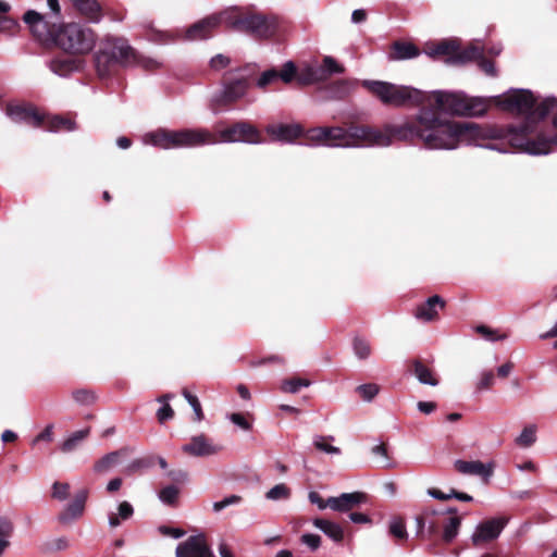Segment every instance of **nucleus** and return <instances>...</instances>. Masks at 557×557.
I'll list each match as a JSON object with an SVG mask.
<instances>
[{
    "label": "nucleus",
    "instance_id": "nucleus-1",
    "mask_svg": "<svg viewBox=\"0 0 557 557\" xmlns=\"http://www.w3.org/2000/svg\"><path fill=\"white\" fill-rule=\"evenodd\" d=\"M385 143L381 148L389 147L395 140L419 141L429 150H455L462 145L476 146L500 153L509 152L504 144H488L487 140L506 141L511 148L528 154H541L548 151L545 140L532 141V129L525 125H480L473 122L450 121L434 109L422 107L410 120L403 123H385L380 127Z\"/></svg>",
    "mask_w": 557,
    "mask_h": 557
},
{
    "label": "nucleus",
    "instance_id": "nucleus-2",
    "mask_svg": "<svg viewBox=\"0 0 557 557\" xmlns=\"http://www.w3.org/2000/svg\"><path fill=\"white\" fill-rule=\"evenodd\" d=\"M496 104L505 111L524 115V121L516 125H528L532 129V141L545 140L548 151L540 156L552 153L557 148V98H539L529 89H511L503 97H496Z\"/></svg>",
    "mask_w": 557,
    "mask_h": 557
},
{
    "label": "nucleus",
    "instance_id": "nucleus-3",
    "mask_svg": "<svg viewBox=\"0 0 557 557\" xmlns=\"http://www.w3.org/2000/svg\"><path fill=\"white\" fill-rule=\"evenodd\" d=\"M310 146L341 148H381L385 143L380 127L367 124H352L347 128L341 126H319L305 134Z\"/></svg>",
    "mask_w": 557,
    "mask_h": 557
},
{
    "label": "nucleus",
    "instance_id": "nucleus-4",
    "mask_svg": "<svg viewBox=\"0 0 557 557\" xmlns=\"http://www.w3.org/2000/svg\"><path fill=\"white\" fill-rule=\"evenodd\" d=\"M226 21L237 32L246 33L256 39L280 40L287 30L285 21L276 15L231 12Z\"/></svg>",
    "mask_w": 557,
    "mask_h": 557
},
{
    "label": "nucleus",
    "instance_id": "nucleus-5",
    "mask_svg": "<svg viewBox=\"0 0 557 557\" xmlns=\"http://www.w3.org/2000/svg\"><path fill=\"white\" fill-rule=\"evenodd\" d=\"M145 145H151L164 150L177 148H195L218 143L214 135L205 128H184L171 131L159 128L144 135Z\"/></svg>",
    "mask_w": 557,
    "mask_h": 557
},
{
    "label": "nucleus",
    "instance_id": "nucleus-6",
    "mask_svg": "<svg viewBox=\"0 0 557 557\" xmlns=\"http://www.w3.org/2000/svg\"><path fill=\"white\" fill-rule=\"evenodd\" d=\"M362 85L386 106H420L426 101L425 92L383 81H363Z\"/></svg>",
    "mask_w": 557,
    "mask_h": 557
},
{
    "label": "nucleus",
    "instance_id": "nucleus-7",
    "mask_svg": "<svg viewBox=\"0 0 557 557\" xmlns=\"http://www.w3.org/2000/svg\"><path fill=\"white\" fill-rule=\"evenodd\" d=\"M95 42V33L89 27L71 23L61 25L53 46L73 53H86L94 48Z\"/></svg>",
    "mask_w": 557,
    "mask_h": 557
},
{
    "label": "nucleus",
    "instance_id": "nucleus-8",
    "mask_svg": "<svg viewBox=\"0 0 557 557\" xmlns=\"http://www.w3.org/2000/svg\"><path fill=\"white\" fill-rule=\"evenodd\" d=\"M23 21L36 40L45 46H53L62 23L35 10L26 11Z\"/></svg>",
    "mask_w": 557,
    "mask_h": 557
},
{
    "label": "nucleus",
    "instance_id": "nucleus-9",
    "mask_svg": "<svg viewBox=\"0 0 557 557\" xmlns=\"http://www.w3.org/2000/svg\"><path fill=\"white\" fill-rule=\"evenodd\" d=\"M103 48L110 54L111 59L121 65L141 63L144 67L149 70L159 65V63L152 59L140 60L136 51L122 38L108 39Z\"/></svg>",
    "mask_w": 557,
    "mask_h": 557
},
{
    "label": "nucleus",
    "instance_id": "nucleus-10",
    "mask_svg": "<svg viewBox=\"0 0 557 557\" xmlns=\"http://www.w3.org/2000/svg\"><path fill=\"white\" fill-rule=\"evenodd\" d=\"M426 101L423 104L434 102V107H430L435 111L445 112L451 115H461L463 109V92L435 90L426 94Z\"/></svg>",
    "mask_w": 557,
    "mask_h": 557
},
{
    "label": "nucleus",
    "instance_id": "nucleus-11",
    "mask_svg": "<svg viewBox=\"0 0 557 557\" xmlns=\"http://www.w3.org/2000/svg\"><path fill=\"white\" fill-rule=\"evenodd\" d=\"M248 87L249 81L246 76L226 79L223 87L213 95L212 106L219 109L236 102L246 95Z\"/></svg>",
    "mask_w": 557,
    "mask_h": 557
},
{
    "label": "nucleus",
    "instance_id": "nucleus-12",
    "mask_svg": "<svg viewBox=\"0 0 557 557\" xmlns=\"http://www.w3.org/2000/svg\"><path fill=\"white\" fill-rule=\"evenodd\" d=\"M223 143L261 144L259 131L250 123L240 121L220 131Z\"/></svg>",
    "mask_w": 557,
    "mask_h": 557
},
{
    "label": "nucleus",
    "instance_id": "nucleus-13",
    "mask_svg": "<svg viewBox=\"0 0 557 557\" xmlns=\"http://www.w3.org/2000/svg\"><path fill=\"white\" fill-rule=\"evenodd\" d=\"M507 520L505 518H492L479 523L471 536L474 545L494 541L499 536L505 528Z\"/></svg>",
    "mask_w": 557,
    "mask_h": 557
},
{
    "label": "nucleus",
    "instance_id": "nucleus-14",
    "mask_svg": "<svg viewBox=\"0 0 557 557\" xmlns=\"http://www.w3.org/2000/svg\"><path fill=\"white\" fill-rule=\"evenodd\" d=\"M176 557H212L213 553L207 545L202 534L191 535L180 543L175 550Z\"/></svg>",
    "mask_w": 557,
    "mask_h": 557
},
{
    "label": "nucleus",
    "instance_id": "nucleus-15",
    "mask_svg": "<svg viewBox=\"0 0 557 557\" xmlns=\"http://www.w3.org/2000/svg\"><path fill=\"white\" fill-rule=\"evenodd\" d=\"M47 67L55 75L67 78L84 69V62L79 58L58 55L46 62Z\"/></svg>",
    "mask_w": 557,
    "mask_h": 557
},
{
    "label": "nucleus",
    "instance_id": "nucleus-16",
    "mask_svg": "<svg viewBox=\"0 0 557 557\" xmlns=\"http://www.w3.org/2000/svg\"><path fill=\"white\" fill-rule=\"evenodd\" d=\"M267 134L276 141L283 144H293L296 139L305 135L302 126L298 123H273L265 127Z\"/></svg>",
    "mask_w": 557,
    "mask_h": 557
},
{
    "label": "nucleus",
    "instance_id": "nucleus-17",
    "mask_svg": "<svg viewBox=\"0 0 557 557\" xmlns=\"http://www.w3.org/2000/svg\"><path fill=\"white\" fill-rule=\"evenodd\" d=\"M5 114L14 123H24L34 127H39L44 123L42 116L30 106L8 104Z\"/></svg>",
    "mask_w": 557,
    "mask_h": 557
},
{
    "label": "nucleus",
    "instance_id": "nucleus-18",
    "mask_svg": "<svg viewBox=\"0 0 557 557\" xmlns=\"http://www.w3.org/2000/svg\"><path fill=\"white\" fill-rule=\"evenodd\" d=\"M440 531L442 530V540L445 543L453 542L458 535L461 525V517L457 515L456 508L442 510L440 513Z\"/></svg>",
    "mask_w": 557,
    "mask_h": 557
},
{
    "label": "nucleus",
    "instance_id": "nucleus-19",
    "mask_svg": "<svg viewBox=\"0 0 557 557\" xmlns=\"http://www.w3.org/2000/svg\"><path fill=\"white\" fill-rule=\"evenodd\" d=\"M445 305L446 302L441 296L433 295L416 307L413 317L424 323L433 322L437 320L438 310H443Z\"/></svg>",
    "mask_w": 557,
    "mask_h": 557
},
{
    "label": "nucleus",
    "instance_id": "nucleus-20",
    "mask_svg": "<svg viewBox=\"0 0 557 557\" xmlns=\"http://www.w3.org/2000/svg\"><path fill=\"white\" fill-rule=\"evenodd\" d=\"M87 497V490H81L77 492L73 500L69 503L64 510L59 515V521L63 524H67L78 519L84 513Z\"/></svg>",
    "mask_w": 557,
    "mask_h": 557
},
{
    "label": "nucleus",
    "instance_id": "nucleus-21",
    "mask_svg": "<svg viewBox=\"0 0 557 557\" xmlns=\"http://www.w3.org/2000/svg\"><path fill=\"white\" fill-rule=\"evenodd\" d=\"M367 500L362 492L343 493L337 497H329L330 508L334 511L346 512Z\"/></svg>",
    "mask_w": 557,
    "mask_h": 557
},
{
    "label": "nucleus",
    "instance_id": "nucleus-22",
    "mask_svg": "<svg viewBox=\"0 0 557 557\" xmlns=\"http://www.w3.org/2000/svg\"><path fill=\"white\" fill-rule=\"evenodd\" d=\"M440 513L436 510H425L417 517L418 534L422 537L432 536L440 533Z\"/></svg>",
    "mask_w": 557,
    "mask_h": 557
},
{
    "label": "nucleus",
    "instance_id": "nucleus-23",
    "mask_svg": "<svg viewBox=\"0 0 557 557\" xmlns=\"http://www.w3.org/2000/svg\"><path fill=\"white\" fill-rule=\"evenodd\" d=\"M455 468L461 474L467 475H478L485 480H488L493 474L492 465H484L483 462L476 461H466L458 459L455 461Z\"/></svg>",
    "mask_w": 557,
    "mask_h": 557
},
{
    "label": "nucleus",
    "instance_id": "nucleus-24",
    "mask_svg": "<svg viewBox=\"0 0 557 557\" xmlns=\"http://www.w3.org/2000/svg\"><path fill=\"white\" fill-rule=\"evenodd\" d=\"M219 24V18L215 16L203 18L191 26H189L184 38L187 40H200L210 36V32Z\"/></svg>",
    "mask_w": 557,
    "mask_h": 557
},
{
    "label": "nucleus",
    "instance_id": "nucleus-25",
    "mask_svg": "<svg viewBox=\"0 0 557 557\" xmlns=\"http://www.w3.org/2000/svg\"><path fill=\"white\" fill-rule=\"evenodd\" d=\"M325 81V72L318 63H306L297 74V82L300 85L308 86Z\"/></svg>",
    "mask_w": 557,
    "mask_h": 557
},
{
    "label": "nucleus",
    "instance_id": "nucleus-26",
    "mask_svg": "<svg viewBox=\"0 0 557 557\" xmlns=\"http://www.w3.org/2000/svg\"><path fill=\"white\" fill-rule=\"evenodd\" d=\"M183 450L193 456H210L216 453V448L203 435L194 436L190 443L183 446Z\"/></svg>",
    "mask_w": 557,
    "mask_h": 557
},
{
    "label": "nucleus",
    "instance_id": "nucleus-27",
    "mask_svg": "<svg viewBox=\"0 0 557 557\" xmlns=\"http://www.w3.org/2000/svg\"><path fill=\"white\" fill-rule=\"evenodd\" d=\"M487 110V103L484 98L469 97L465 94L463 109L460 116H482Z\"/></svg>",
    "mask_w": 557,
    "mask_h": 557
},
{
    "label": "nucleus",
    "instance_id": "nucleus-28",
    "mask_svg": "<svg viewBox=\"0 0 557 557\" xmlns=\"http://www.w3.org/2000/svg\"><path fill=\"white\" fill-rule=\"evenodd\" d=\"M457 45L455 41H441L429 47L425 53L431 58L446 57V62L453 64V57L456 55Z\"/></svg>",
    "mask_w": 557,
    "mask_h": 557
},
{
    "label": "nucleus",
    "instance_id": "nucleus-29",
    "mask_svg": "<svg viewBox=\"0 0 557 557\" xmlns=\"http://www.w3.org/2000/svg\"><path fill=\"white\" fill-rule=\"evenodd\" d=\"M313 525L321 530L326 536L332 539L334 542H341L344 537V531L342 527L336 522L317 518L313 520Z\"/></svg>",
    "mask_w": 557,
    "mask_h": 557
},
{
    "label": "nucleus",
    "instance_id": "nucleus-30",
    "mask_svg": "<svg viewBox=\"0 0 557 557\" xmlns=\"http://www.w3.org/2000/svg\"><path fill=\"white\" fill-rule=\"evenodd\" d=\"M484 54V48L478 45H472L463 50L457 49L456 55L453 57V64H462L474 60L480 61Z\"/></svg>",
    "mask_w": 557,
    "mask_h": 557
},
{
    "label": "nucleus",
    "instance_id": "nucleus-31",
    "mask_svg": "<svg viewBox=\"0 0 557 557\" xmlns=\"http://www.w3.org/2000/svg\"><path fill=\"white\" fill-rule=\"evenodd\" d=\"M41 126L48 132H72L76 128L74 121L58 115L48 119L47 122L44 121Z\"/></svg>",
    "mask_w": 557,
    "mask_h": 557
},
{
    "label": "nucleus",
    "instance_id": "nucleus-32",
    "mask_svg": "<svg viewBox=\"0 0 557 557\" xmlns=\"http://www.w3.org/2000/svg\"><path fill=\"white\" fill-rule=\"evenodd\" d=\"M114 64L117 63L111 59L110 54L103 47L96 53L95 65L100 77L104 78L109 76Z\"/></svg>",
    "mask_w": 557,
    "mask_h": 557
},
{
    "label": "nucleus",
    "instance_id": "nucleus-33",
    "mask_svg": "<svg viewBox=\"0 0 557 557\" xmlns=\"http://www.w3.org/2000/svg\"><path fill=\"white\" fill-rule=\"evenodd\" d=\"M75 8L94 22L99 21L100 5L96 0H71Z\"/></svg>",
    "mask_w": 557,
    "mask_h": 557
},
{
    "label": "nucleus",
    "instance_id": "nucleus-34",
    "mask_svg": "<svg viewBox=\"0 0 557 557\" xmlns=\"http://www.w3.org/2000/svg\"><path fill=\"white\" fill-rule=\"evenodd\" d=\"M419 55L418 48L410 42H395L393 46L392 59L408 60Z\"/></svg>",
    "mask_w": 557,
    "mask_h": 557
},
{
    "label": "nucleus",
    "instance_id": "nucleus-35",
    "mask_svg": "<svg viewBox=\"0 0 557 557\" xmlns=\"http://www.w3.org/2000/svg\"><path fill=\"white\" fill-rule=\"evenodd\" d=\"M14 531L13 522L4 517L0 516V557L4 554L5 549L10 545V537Z\"/></svg>",
    "mask_w": 557,
    "mask_h": 557
},
{
    "label": "nucleus",
    "instance_id": "nucleus-36",
    "mask_svg": "<svg viewBox=\"0 0 557 557\" xmlns=\"http://www.w3.org/2000/svg\"><path fill=\"white\" fill-rule=\"evenodd\" d=\"M413 372L421 384L430 386L438 384V380L434 376L433 372L420 361L413 363Z\"/></svg>",
    "mask_w": 557,
    "mask_h": 557
},
{
    "label": "nucleus",
    "instance_id": "nucleus-37",
    "mask_svg": "<svg viewBox=\"0 0 557 557\" xmlns=\"http://www.w3.org/2000/svg\"><path fill=\"white\" fill-rule=\"evenodd\" d=\"M536 432L537 428L535 424L527 425L525 428H523L521 433L516 437V445L522 448L531 447L537 440Z\"/></svg>",
    "mask_w": 557,
    "mask_h": 557
},
{
    "label": "nucleus",
    "instance_id": "nucleus-38",
    "mask_svg": "<svg viewBox=\"0 0 557 557\" xmlns=\"http://www.w3.org/2000/svg\"><path fill=\"white\" fill-rule=\"evenodd\" d=\"M10 10V4L3 0H0V33L10 34L13 33L18 23L9 16L2 15Z\"/></svg>",
    "mask_w": 557,
    "mask_h": 557
},
{
    "label": "nucleus",
    "instance_id": "nucleus-39",
    "mask_svg": "<svg viewBox=\"0 0 557 557\" xmlns=\"http://www.w3.org/2000/svg\"><path fill=\"white\" fill-rule=\"evenodd\" d=\"M133 513H134L133 506L128 502H122L119 505L117 515H115V513L109 515V519H108L109 525L111 528H116L121 523L120 519L127 520L133 516Z\"/></svg>",
    "mask_w": 557,
    "mask_h": 557
},
{
    "label": "nucleus",
    "instance_id": "nucleus-40",
    "mask_svg": "<svg viewBox=\"0 0 557 557\" xmlns=\"http://www.w3.org/2000/svg\"><path fill=\"white\" fill-rule=\"evenodd\" d=\"M177 37H178V35H174L169 32H162V30L156 29L151 26H149V28L147 29V33H146V38L149 41H152L154 44H161V45L174 42Z\"/></svg>",
    "mask_w": 557,
    "mask_h": 557
},
{
    "label": "nucleus",
    "instance_id": "nucleus-41",
    "mask_svg": "<svg viewBox=\"0 0 557 557\" xmlns=\"http://www.w3.org/2000/svg\"><path fill=\"white\" fill-rule=\"evenodd\" d=\"M89 434V429L75 431L72 433L61 445V449L64 453L73 451L82 441H84Z\"/></svg>",
    "mask_w": 557,
    "mask_h": 557
},
{
    "label": "nucleus",
    "instance_id": "nucleus-42",
    "mask_svg": "<svg viewBox=\"0 0 557 557\" xmlns=\"http://www.w3.org/2000/svg\"><path fill=\"white\" fill-rule=\"evenodd\" d=\"M327 440L334 441V436H332V435H330V436L314 435L312 443H313V446L318 450H321L329 455H339L341 449L336 446H333V445L326 443Z\"/></svg>",
    "mask_w": 557,
    "mask_h": 557
},
{
    "label": "nucleus",
    "instance_id": "nucleus-43",
    "mask_svg": "<svg viewBox=\"0 0 557 557\" xmlns=\"http://www.w3.org/2000/svg\"><path fill=\"white\" fill-rule=\"evenodd\" d=\"M352 349H354L355 356L360 360H364V359L369 358L371 355L370 343L367 339L359 337V336H356L354 338Z\"/></svg>",
    "mask_w": 557,
    "mask_h": 557
},
{
    "label": "nucleus",
    "instance_id": "nucleus-44",
    "mask_svg": "<svg viewBox=\"0 0 557 557\" xmlns=\"http://www.w3.org/2000/svg\"><path fill=\"white\" fill-rule=\"evenodd\" d=\"M311 382L307 379L292 377L284 380L282 383V391L285 393L296 394L301 387H308Z\"/></svg>",
    "mask_w": 557,
    "mask_h": 557
},
{
    "label": "nucleus",
    "instance_id": "nucleus-45",
    "mask_svg": "<svg viewBox=\"0 0 557 557\" xmlns=\"http://www.w3.org/2000/svg\"><path fill=\"white\" fill-rule=\"evenodd\" d=\"M119 457L117 451H112L104 455L101 459H99L95 466L94 470L98 473H103L110 470V468L116 463Z\"/></svg>",
    "mask_w": 557,
    "mask_h": 557
},
{
    "label": "nucleus",
    "instance_id": "nucleus-46",
    "mask_svg": "<svg viewBox=\"0 0 557 557\" xmlns=\"http://www.w3.org/2000/svg\"><path fill=\"white\" fill-rule=\"evenodd\" d=\"M297 67L293 61H287L284 63L281 71H278V79H281L285 84L292 83L295 78L297 79Z\"/></svg>",
    "mask_w": 557,
    "mask_h": 557
},
{
    "label": "nucleus",
    "instance_id": "nucleus-47",
    "mask_svg": "<svg viewBox=\"0 0 557 557\" xmlns=\"http://www.w3.org/2000/svg\"><path fill=\"white\" fill-rule=\"evenodd\" d=\"M180 490L175 485H168L159 492V499L165 505H174L177 500Z\"/></svg>",
    "mask_w": 557,
    "mask_h": 557
},
{
    "label": "nucleus",
    "instance_id": "nucleus-48",
    "mask_svg": "<svg viewBox=\"0 0 557 557\" xmlns=\"http://www.w3.org/2000/svg\"><path fill=\"white\" fill-rule=\"evenodd\" d=\"M289 495L290 490L284 483H280L270 488L267 492L265 497L269 500H281L287 499Z\"/></svg>",
    "mask_w": 557,
    "mask_h": 557
},
{
    "label": "nucleus",
    "instance_id": "nucleus-49",
    "mask_svg": "<svg viewBox=\"0 0 557 557\" xmlns=\"http://www.w3.org/2000/svg\"><path fill=\"white\" fill-rule=\"evenodd\" d=\"M322 70L325 72V81L332 74H342L344 72V67L336 62L333 57H324L322 64H320Z\"/></svg>",
    "mask_w": 557,
    "mask_h": 557
},
{
    "label": "nucleus",
    "instance_id": "nucleus-50",
    "mask_svg": "<svg viewBox=\"0 0 557 557\" xmlns=\"http://www.w3.org/2000/svg\"><path fill=\"white\" fill-rule=\"evenodd\" d=\"M182 395L187 400V403L190 405V407L194 410L195 417L197 421H201L203 419V412L201 409V405L197 396L190 394L187 389L182 391Z\"/></svg>",
    "mask_w": 557,
    "mask_h": 557
},
{
    "label": "nucleus",
    "instance_id": "nucleus-51",
    "mask_svg": "<svg viewBox=\"0 0 557 557\" xmlns=\"http://www.w3.org/2000/svg\"><path fill=\"white\" fill-rule=\"evenodd\" d=\"M364 401H371L379 394V386L373 383L359 385L356 389Z\"/></svg>",
    "mask_w": 557,
    "mask_h": 557
},
{
    "label": "nucleus",
    "instance_id": "nucleus-52",
    "mask_svg": "<svg viewBox=\"0 0 557 557\" xmlns=\"http://www.w3.org/2000/svg\"><path fill=\"white\" fill-rule=\"evenodd\" d=\"M278 79V71L275 69H270L261 73L259 78L257 79V87L265 88L268 85L275 83Z\"/></svg>",
    "mask_w": 557,
    "mask_h": 557
},
{
    "label": "nucleus",
    "instance_id": "nucleus-53",
    "mask_svg": "<svg viewBox=\"0 0 557 557\" xmlns=\"http://www.w3.org/2000/svg\"><path fill=\"white\" fill-rule=\"evenodd\" d=\"M242 499V496L233 494L224 497L222 500L214 502L212 505V509L214 512H220L230 506L240 504Z\"/></svg>",
    "mask_w": 557,
    "mask_h": 557
},
{
    "label": "nucleus",
    "instance_id": "nucleus-54",
    "mask_svg": "<svg viewBox=\"0 0 557 557\" xmlns=\"http://www.w3.org/2000/svg\"><path fill=\"white\" fill-rule=\"evenodd\" d=\"M475 332L479 333L484 339L488 342L503 341L507 337L506 334L497 335L495 330L486 325H478L475 327Z\"/></svg>",
    "mask_w": 557,
    "mask_h": 557
},
{
    "label": "nucleus",
    "instance_id": "nucleus-55",
    "mask_svg": "<svg viewBox=\"0 0 557 557\" xmlns=\"http://www.w3.org/2000/svg\"><path fill=\"white\" fill-rule=\"evenodd\" d=\"M372 454L375 456H379L381 459L377 461L379 466L381 468H389L392 467V463L388 459L387 455V448L384 444H379L372 447L371 449Z\"/></svg>",
    "mask_w": 557,
    "mask_h": 557
},
{
    "label": "nucleus",
    "instance_id": "nucleus-56",
    "mask_svg": "<svg viewBox=\"0 0 557 557\" xmlns=\"http://www.w3.org/2000/svg\"><path fill=\"white\" fill-rule=\"evenodd\" d=\"M70 484L63 482H54L52 484V498L65 500L69 497Z\"/></svg>",
    "mask_w": 557,
    "mask_h": 557
},
{
    "label": "nucleus",
    "instance_id": "nucleus-57",
    "mask_svg": "<svg viewBox=\"0 0 557 557\" xmlns=\"http://www.w3.org/2000/svg\"><path fill=\"white\" fill-rule=\"evenodd\" d=\"M74 400L81 405H90L95 401V395L88 389H77L72 393Z\"/></svg>",
    "mask_w": 557,
    "mask_h": 557
},
{
    "label": "nucleus",
    "instance_id": "nucleus-58",
    "mask_svg": "<svg viewBox=\"0 0 557 557\" xmlns=\"http://www.w3.org/2000/svg\"><path fill=\"white\" fill-rule=\"evenodd\" d=\"M231 60L227 55L219 53L210 59V67L214 71L225 69L230 64Z\"/></svg>",
    "mask_w": 557,
    "mask_h": 557
},
{
    "label": "nucleus",
    "instance_id": "nucleus-59",
    "mask_svg": "<svg viewBox=\"0 0 557 557\" xmlns=\"http://www.w3.org/2000/svg\"><path fill=\"white\" fill-rule=\"evenodd\" d=\"M174 417V410L170 406V404L165 403L157 411V418L160 423H164L168 420H171Z\"/></svg>",
    "mask_w": 557,
    "mask_h": 557
},
{
    "label": "nucleus",
    "instance_id": "nucleus-60",
    "mask_svg": "<svg viewBox=\"0 0 557 557\" xmlns=\"http://www.w3.org/2000/svg\"><path fill=\"white\" fill-rule=\"evenodd\" d=\"M47 5L50 12L46 15H48L49 18H53L62 23L61 7L59 0H47Z\"/></svg>",
    "mask_w": 557,
    "mask_h": 557
},
{
    "label": "nucleus",
    "instance_id": "nucleus-61",
    "mask_svg": "<svg viewBox=\"0 0 557 557\" xmlns=\"http://www.w3.org/2000/svg\"><path fill=\"white\" fill-rule=\"evenodd\" d=\"M301 542L311 550H315L321 544V537L318 534L307 533L301 536Z\"/></svg>",
    "mask_w": 557,
    "mask_h": 557
},
{
    "label": "nucleus",
    "instance_id": "nucleus-62",
    "mask_svg": "<svg viewBox=\"0 0 557 557\" xmlns=\"http://www.w3.org/2000/svg\"><path fill=\"white\" fill-rule=\"evenodd\" d=\"M495 383V377L492 371H483L481 373V379L478 383L479 389H487Z\"/></svg>",
    "mask_w": 557,
    "mask_h": 557
},
{
    "label": "nucleus",
    "instance_id": "nucleus-63",
    "mask_svg": "<svg viewBox=\"0 0 557 557\" xmlns=\"http://www.w3.org/2000/svg\"><path fill=\"white\" fill-rule=\"evenodd\" d=\"M389 532L398 539H404L406 536V527L403 521L394 520L389 525Z\"/></svg>",
    "mask_w": 557,
    "mask_h": 557
},
{
    "label": "nucleus",
    "instance_id": "nucleus-64",
    "mask_svg": "<svg viewBox=\"0 0 557 557\" xmlns=\"http://www.w3.org/2000/svg\"><path fill=\"white\" fill-rule=\"evenodd\" d=\"M228 419L238 428L245 431H249L251 429V424L245 419L242 413H231Z\"/></svg>",
    "mask_w": 557,
    "mask_h": 557
}]
</instances>
